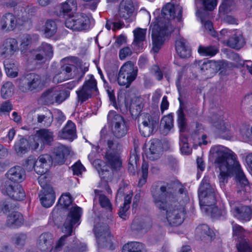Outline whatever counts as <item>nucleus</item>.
<instances>
[{"label":"nucleus","mask_w":252,"mask_h":252,"mask_svg":"<svg viewBox=\"0 0 252 252\" xmlns=\"http://www.w3.org/2000/svg\"><path fill=\"white\" fill-rule=\"evenodd\" d=\"M211 122L215 127L221 132H224L229 130L230 125L223 117L220 115H214L211 117Z\"/></svg>","instance_id":"obj_29"},{"label":"nucleus","mask_w":252,"mask_h":252,"mask_svg":"<svg viewBox=\"0 0 252 252\" xmlns=\"http://www.w3.org/2000/svg\"><path fill=\"white\" fill-rule=\"evenodd\" d=\"M14 149L18 156H22L28 152L29 149L28 141L24 138H21L14 145Z\"/></svg>","instance_id":"obj_35"},{"label":"nucleus","mask_w":252,"mask_h":252,"mask_svg":"<svg viewBox=\"0 0 252 252\" xmlns=\"http://www.w3.org/2000/svg\"><path fill=\"white\" fill-rule=\"evenodd\" d=\"M195 234L197 237L201 240H211L214 236V232L209 226L205 224L198 226L195 229Z\"/></svg>","instance_id":"obj_30"},{"label":"nucleus","mask_w":252,"mask_h":252,"mask_svg":"<svg viewBox=\"0 0 252 252\" xmlns=\"http://www.w3.org/2000/svg\"><path fill=\"white\" fill-rule=\"evenodd\" d=\"M1 29L5 31H13L16 27L17 20L15 16L12 13L5 14L0 22Z\"/></svg>","instance_id":"obj_27"},{"label":"nucleus","mask_w":252,"mask_h":252,"mask_svg":"<svg viewBox=\"0 0 252 252\" xmlns=\"http://www.w3.org/2000/svg\"><path fill=\"white\" fill-rule=\"evenodd\" d=\"M210 152L220 170L218 178L221 189L224 188L228 178L233 176L242 187L248 185L249 182L231 150L224 146L216 145L211 148Z\"/></svg>","instance_id":"obj_2"},{"label":"nucleus","mask_w":252,"mask_h":252,"mask_svg":"<svg viewBox=\"0 0 252 252\" xmlns=\"http://www.w3.org/2000/svg\"><path fill=\"white\" fill-rule=\"evenodd\" d=\"M227 44L228 46L232 48L239 49L244 45L245 41L240 34H234L227 40Z\"/></svg>","instance_id":"obj_37"},{"label":"nucleus","mask_w":252,"mask_h":252,"mask_svg":"<svg viewBox=\"0 0 252 252\" xmlns=\"http://www.w3.org/2000/svg\"><path fill=\"white\" fill-rule=\"evenodd\" d=\"M147 29L137 28L133 31L134 41L133 43L137 44L145 40L146 38Z\"/></svg>","instance_id":"obj_44"},{"label":"nucleus","mask_w":252,"mask_h":252,"mask_svg":"<svg viewBox=\"0 0 252 252\" xmlns=\"http://www.w3.org/2000/svg\"><path fill=\"white\" fill-rule=\"evenodd\" d=\"M179 144L180 150L182 153L186 155H189L191 153L192 149L189 146L188 139L185 136H181L180 137Z\"/></svg>","instance_id":"obj_48"},{"label":"nucleus","mask_w":252,"mask_h":252,"mask_svg":"<svg viewBox=\"0 0 252 252\" xmlns=\"http://www.w3.org/2000/svg\"><path fill=\"white\" fill-rule=\"evenodd\" d=\"M39 140L41 143V149H42L44 145L51 144L54 140V133L50 129L41 128L36 131L35 133V139Z\"/></svg>","instance_id":"obj_22"},{"label":"nucleus","mask_w":252,"mask_h":252,"mask_svg":"<svg viewBox=\"0 0 252 252\" xmlns=\"http://www.w3.org/2000/svg\"><path fill=\"white\" fill-rule=\"evenodd\" d=\"M184 189L178 183H158L153 185L151 193L153 201L159 209L166 210V218L170 226H176L184 221L186 214L183 205L177 200V194H183Z\"/></svg>","instance_id":"obj_1"},{"label":"nucleus","mask_w":252,"mask_h":252,"mask_svg":"<svg viewBox=\"0 0 252 252\" xmlns=\"http://www.w3.org/2000/svg\"><path fill=\"white\" fill-rule=\"evenodd\" d=\"M53 158L48 154L40 155L37 159L30 156L26 160L24 166L28 171L34 169L38 174H45L52 164H63L65 161V157L70 153V150L68 147L61 145L55 148Z\"/></svg>","instance_id":"obj_4"},{"label":"nucleus","mask_w":252,"mask_h":252,"mask_svg":"<svg viewBox=\"0 0 252 252\" xmlns=\"http://www.w3.org/2000/svg\"><path fill=\"white\" fill-rule=\"evenodd\" d=\"M139 160V155H138L136 148L131 153L129 157L128 163L132 165H137Z\"/></svg>","instance_id":"obj_58"},{"label":"nucleus","mask_w":252,"mask_h":252,"mask_svg":"<svg viewBox=\"0 0 252 252\" xmlns=\"http://www.w3.org/2000/svg\"><path fill=\"white\" fill-rule=\"evenodd\" d=\"M75 66L72 64H66L62 66L61 70L62 72H64V74L68 76V79L71 77V71Z\"/></svg>","instance_id":"obj_60"},{"label":"nucleus","mask_w":252,"mask_h":252,"mask_svg":"<svg viewBox=\"0 0 252 252\" xmlns=\"http://www.w3.org/2000/svg\"><path fill=\"white\" fill-rule=\"evenodd\" d=\"M107 124L113 135L117 139L124 137L128 131V126L124 117L114 110L108 112Z\"/></svg>","instance_id":"obj_7"},{"label":"nucleus","mask_w":252,"mask_h":252,"mask_svg":"<svg viewBox=\"0 0 252 252\" xmlns=\"http://www.w3.org/2000/svg\"><path fill=\"white\" fill-rule=\"evenodd\" d=\"M72 202V197L69 193H65L60 197L58 203L63 208H67Z\"/></svg>","instance_id":"obj_49"},{"label":"nucleus","mask_w":252,"mask_h":252,"mask_svg":"<svg viewBox=\"0 0 252 252\" xmlns=\"http://www.w3.org/2000/svg\"><path fill=\"white\" fill-rule=\"evenodd\" d=\"M233 236L237 239L239 243L236 245L238 252H252V247L249 240L245 239L246 231L241 225L234 221L231 222Z\"/></svg>","instance_id":"obj_14"},{"label":"nucleus","mask_w":252,"mask_h":252,"mask_svg":"<svg viewBox=\"0 0 252 252\" xmlns=\"http://www.w3.org/2000/svg\"><path fill=\"white\" fill-rule=\"evenodd\" d=\"M103 143L105 147V158L111 167L115 170H118L122 165L120 158V153L122 150V145L114 138H109L100 140V144Z\"/></svg>","instance_id":"obj_5"},{"label":"nucleus","mask_w":252,"mask_h":252,"mask_svg":"<svg viewBox=\"0 0 252 252\" xmlns=\"http://www.w3.org/2000/svg\"><path fill=\"white\" fill-rule=\"evenodd\" d=\"M70 92L69 91H59L57 88L55 103L60 104L69 97Z\"/></svg>","instance_id":"obj_50"},{"label":"nucleus","mask_w":252,"mask_h":252,"mask_svg":"<svg viewBox=\"0 0 252 252\" xmlns=\"http://www.w3.org/2000/svg\"><path fill=\"white\" fill-rule=\"evenodd\" d=\"M132 54V51L129 47H124L119 51V58L121 60H125L127 57L131 56Z\"/></svg>","instance_id":"obj_57"},{"label":"nucleus","mask_w":252,"mask_h":252,"mask_svg":"<svg viewBox=\"0 0 252 252\" xmlns=\"http://www.w3.org/2000/svg\"><path fill=\"white\" fill-rule=\"evenodd\" d=\"M27 55L29 59L38 61L50 59L53 55V47L50 44L42 42L36 49L30 51Z\"/></svg>","instance_id":"obj_18"},{"label":"nucleus","mask_w":252,"mask_h":252,"mask_svg":"<svg viewBox=\"0 0 252 252\" xmlns=\"http://www.w3.org/2000/svg\"><path fill=\"white\" fill-rule=\"evenodd\" d=\"M59 136L63 139L72 141L76 138V126L75 124L71 121H68L59 133Z\"/></svg>","instance_id":"obj_28"},{"label":"nucleus","mask_w":252,"mask_h":252,"mask_svg":"<svg viewBox=\"0 0 252 252\" xmlns=\"http://www.w3.org/2000/svg\"><path fill=\"white\" fill-rule=\"evenodd\" d=\"M215 66V63L212 62H203L200 67L201 73L206 76L207 78L211 77L215 72L214 67Z\"/></svg>","instance_id":"obj_40"},{"label":"nucleus","mask_w":252,"mask_h":252,"mask_svg":"<svg viewBox=\"0 0 252 252\" xmlns=\"http://www.w3.org/2000/svg\"><path fill=\"white\" fill-rule=\"evenodd\" d=\"M138 74V68L131 61L125 63L120 68L117 76L118 84L128 88L136 79Z\"/></svg>","instance_id":"obj_10"},{"label":"nucleus","mask_w":252,"mask_h":252,"mask_svg":"<svg viewBox=\"0 0 252 252\" xmlns=\"http://www.w3.org/2000/svg\"><path fill=\"white\" fill-rule=\"evenodd\" d=\"M16 84L23 93L36 92L41 90L43 86L41 76L33 73L18 78Z\"/></svg>","instance_id":"obj_9"},{"label":"nucleus","mask_w":252,"mask_h":252,"mask_svg":"<svg viewBox=\"0 0 252 252\" xmlns=\"http://www.w3.org/2000/svg\"><path fill=\"white\" fill-rule=\"evenodd\" d=\"M28 240L27 234L24 233L15 234L12 239V243L18 248H23L28 243Z\"/></svg>","instance_id":"obj_38"},{"label":"nucleus","mask_w":252,"mask_h":252,"mask_svg":"<svg viewBox=\"0 0 252 252\" xmlns=\"http://www.w3.org/2000/svg\"><path fill=\"white\" fill-rule=\"evenodd\" d=\"M126 37L125 35L121 34L117 37L114 44L116 46L119 47L122 44L126 42Z\"/></svg>","instance_id":"obj_63"},{"label":"nucleus","mask_w":252,"mask_h":252,"mask_svg":"<svg viewBox=\"0 0 252 252\" xmlns=\"http://www.w3.org/2000/svg\"><path fill=\"white\" fill-rule=\"evenodd\" d=\"M229 205L233 216L240 221L248 222L252 218V208L251 207L240 205L233 201H231Z\"/></svg>","instance_id":"obj_17"},{"label":"nucleus","mask_w":252,"mask_h":252,"mask_svg":"<svg viewBox=\"0 0 252 252\" xmlns=\"http://www.w3.org/2000/svg\"><path fill=\"white\" fill-rule=\"evenodd\" d=\"M86 250L87 247L85 244L76 241L72 245L67 246L65 250V252H84Z\"/></svg>","instance_id":"obj_46"},{"label":"nucleus","mask_w":252,"mask_h":252,"mask_svg":"<svg viewBox=\"0 0 252 252\" xmlns=\"http://www.w3.org/2000/svg\"><path fill=\"white\" fill-rule=\"evenodd\" d=\"M100 206L107 210H111V204L109 199L104 195L100 194L99 197Z\"/></svg>","instance_id":"obj_53"},{"label":"nucleus","mask_w":252,"mask_h":252,"mask_svg":"<svg viewBox=\"0 0 252 252\" xmlns=\"http://www.w3.org/2000/svg\"><path fill=\"white\" fill-rule=\"evenodd\" d=\"M162 152L161 143L159 140L154 139L150 141L149 151L147 154V158L151 160H155L160 157Z\"/></svg>","instance_id":"obj_26"},{"label":"nucleus","mask_w":252,"mask_h":252,"mask_svg":"<svg viewBox=\"0 0 252 252\" xmlns=\"http://www.w3.org/2000/svg\"><path fill=\"white\" fill-rule=\"evenodd\" d=\"M13 108L12 104L9 101L3 102L0 106V111L3 112H9Z\"/></svg>","instance_id":"obj_61"},{"label":"nucleus","mask_w":252,"mask_h":252,"mask_svg":"<svg viewBox=\"0 0 252 252\" xmlns=\"http://www.w3.org/2000/svg\"><path fill=\"white\" fill-rule=\"evenodd\" d=\"M82 209L77 206L71 208L62 228L63 232L65 233L58 240L55 247L57 251H60L65 244L67 237L71 235L74 225L80 224Z\"/></svg>","instance_id":"obj_6"},{"label":"nucleus","mask_w":252,"mask_h":252,"mask_svg":"<svg viewBox=\"0 0 252 252\" xmlns=\"http://www.w3.org/2000/svg\"><path fill=\"white\" fill-rule=\"evenodd\" d=\"M90 19L84 13L69 16L65 22L66 27L73 31H81L89 28Z\"/></svg>","instance_id":"obj_15"},{"label":"nucleus","mask_w":252,"mask_h":252,"mask_svg":"<svg viewBox=\"0 0 252 252\" xmlns=\"http://www.w3.org/2000/svg\"><path fill=\"white\" fill-rule=\"evenodd\" d=\"M23 222L22 214L18 212H13L8 216L6 224L8 227L16 228L20 226Z\"/></svg>","instance_id":"obj_31"},{"label":"nucleus","mask_w":252,"mask_h":252,"mask_svg":"<svg viewBox=\"0 0 252 252\" xmlns=\"http://www.w3.org/2000/svg\"><path fill=\"white\" fill-rule=\"evenodd\" d=\"M169 107V102L167 100V97L166 96H164L162 98V100L160 104V110L162 113L167 110Z\"/></svg>","instance_id":"obj_64"},{"label":"nucleus","mask_w":252,"mask_h":252,"mask_svg":"<svg viewBox=\"0 0 252 252\" xmlns=\"http://www.w3.org/2000/svg\"><path fill=\"white\" fill-rule=\"evenodd\" d=\"M175 48L177 53L182 58H187L191 55V50L189 43L183 37H180L176 41Z\"/></svg>","instance_id":"obj_24"},{"label":"nucleus","mask_w":252,"mask_h":252,"mask_svg":"<svg viewBox=\"0 0 252 252\" xmlns=\"http://www.w3.org/2000/svg\"><path fill=\"white\" fill-rule=\"evenodd\" d=\"M67 79H68V76L65 75L64 72H62L61 70H60L53 77V82L54 83L58 84Z\"/></svg>","instance_id":"obj_55"},{"label":"nucleus","mask_w":252,"mask_h":252,"mask_svg":"<svg viewBox=\"0 0 252 252\" xmlns=\"http://www.w3.org/2000/svg\"><path fill=\"white\" fill-rule=\"evenodd\" d=\"M7 180L10 183L19 184L26 178L24 169L20 166H15L10 168L6 174Z\"/></svg>","instance_id":"obj_21"},{"label":"nucleus","mask_w":252,"mask_h":252,"mask_svg":"<svg viewBox=\"0 0 252 252\" xmlns=\"http://www.w3.org/2000/svg\"><path fill=\"white\" fill-rule=\"evenodd\" d=\"M77 101L82 104L98 93L97 82L93 75H90L89 79L86 80L83 86L76 92Z\"/></svg>","instance_id":"obj_11"},{"label":"nucleus","mask_w":252,"mask_h":252,"mask_svg":"<svg viewBox=\"0 0 252 252\" xmlns=\"http://www.w3.org/2000/svg\"><path fill=\"white\" fill-rule=\"evenodd\" d=\"M134 6L132 0H122L120 3L117 17L124 20L126 23L134 20L133 13Z\"/></svg>","instance_id":"obj_19"},{"label":"nucleus","mask_w":252,"mask_h":252,"mask_svg":"<svg viewBox=\"0 0 252 252\" xmlns=\"http://www.w3.org/2000/svg\"><path fill=\"white\" fill-rule=\"evenodd\" d=\"M19 51L18 43L13 38H8L4 40L0 47V56L3 58H9Z\"/></svg>","instance_id":"obj_20"},{"label":"nucleus","mask_w":252,"mask_h":252,"mask_svg":"<svg viewBox=\"0 0 252 252\" xmlns=\"http://www.w3.org/2000/svg\"><path fill=\"white\" fill-rule=\"evenodd\" d=\"M58 27L56 22L53 20H48L44 26V34L47 38H50L55 35Z\"/></svg>","instance_id":"obj_34"},{"label":"nucleus","mask_w":252,"mask_h":252,"mask_svg":"<svg viewBox=\"0 0 252 252\" xmlns=\"http://www.w3.org/2000/svg\"><path fill=\"white\" fill-rule=\"evenodd\" d=\"M205 9L209 11L213 10L217 6L218 0H201Z\"/></svg>","instance_id":"obj_52"},{"label":"nucleus","mask_w":252,"mask_h":252,"mask_svg":"<svg viewBox=\"0 0 252 252\" xmlns=\"http://www.w3.org/2000/svg\"><path fill=\"white\" fill-rule=\"evenodd\" d=\"M206 214L211 216L212 218H217L220 216V211L218 207L214 205L205 207L203 210Z\"/></svg>","instance_id":"obj_51"},{"label":"nucleus","mask_w":252,"mask_h":252,"mask_svg":"<svg viewBox=\"0 0 252 252\" xmlns=\"http://www.w3.org/2000/svg\"><path fill=\"white\" fill-rule=\"evenodd\" d=\"M182 12L181 6L167 3L162 9L161 16L156 17L155 21L151 24L153 49L155 52L158 51L164 41V36L173 31L170 20L176 18L179 22L181 21Z\"/></svg>","instance_id":"obj_3"},{"label":"nucleus","mask_w":252,"mask_h":252,"mask_svg":"<svg viewBox=\"0 0 252 252\" xmlns=\"http://www.w3.org/2000/svg\"><path fill=\"white\" fill-rule=\"evenodd\" d=\"M141 125L139 126V130L144 137H149L155 133L158 127L159 117L144 113L141 115Z\"/></svg>","instance_id":"obj_12"},{"label":"nucleus","mask_w":252,"mask_h":252,"mask_svg":"<svg viewBox=\"0 0 252 252\" xmlns=\"http://www.w3.org/2000/svg\"><path fill=\"white\" fill-rule=\"evenodd\" d=\"M1 190L4 194L9 196L13 200L17 201L23 200L26 197L25 192L19 184L10 183L5 181L1 185Z\"/></svg>","instance_id":"obj_16"},{"label":"nucleus","mask_w":252,"mask_h":252,"mask_svg":"<svg viewBox=\"0 0 252 252\" xmlns=\"http://www.w3.org/2000/svg\"><path fill=\"white\" fill-rule=\"evenodd\" d=\"M14 91V86L12 82H6L1 89V94L3 98H7L12 95Z\"/></svg>","instance_id":"obj_43"},{"label":"nucleus","mask_w":252,"mask_h":252,"mask_svg":"<svg viewBox=\"0 0 252 252\" xmlns=\"http://www.w3.org/2000/svg\"><path fill=\"white\" fill-rule=\"evenodd\" d=\"M198 53L205 56H213L218 52V50L214 46L204 47L200 46L198 49Z\"/></svg>","instance_id":"obj_45"},{"label":"nucleus","mask_w":252,"mask_h":252,"mask_svg":"<svg viewBox=\"0 0 252 252\" xmlns=\"http://www.w3.org/2000/svg\"><path fill=\"white\" fill-rule=\"evenodd\" d=\"M122 252H145V250L142 243L131 242L123 246Z\"/></svg>","instance_id":"obj_36"},{"label":"nucleus","mask_w":252,"mask_h":252,"mask_svg":"<svg viewBox=\"0 0 252 252\" xmlns=\"http://www.w3.org/2000/svg\"><path fill=\"white\" fill-rule=\"evenodd\" d=\"M37 121L38 123L44 126H50L53 121L52 113L49 110L45 109L42 113L38 115Z\"/></svg>","instance_id":"obj_33"},{"label":"nucleus","mask_w":252,"mask_h":252,"mask_svg":"<svg viewBox=\"0 0 252 252\" xmlns=\"http://www.w3.org/2000/svg\"><path fill=\"white\" fill-rule=\"evenodd\" d=\"M129 207L123 206L120 209L119 212V217L124 220H126L128 218L127 211L129 210Z\"/></svg>","instance_id":"obj_62"},{"label":"nucleus","mask_w":252,"mask_h":252,"mask_svg":"<svg viewBox=\"0 0 252 252\" xmlns=\"http://www.w3.org/2000/svg\"><path fill=\"white\" fill-rule=\"evenodd\" d=\"M57 88H54L44 92L41 97L47 104H53L55 103Z\"/></svg>","instance_id":"obj_41"},{"label":"nucleus","mask_w":252,"mask_h":252,"mask_svg":"<svg viewBox=\"0 0 252 252\" xmlns=\"http://www.w3.org/2000/svg\"><path fill=\"white\" fill-rule=\"evenodd\" d=\"M94 231L97 239V242L100 246L114 249L108 225L106 223H101L94 225Z\"/></svg>","instance_id":"obj_13"},{"label":"nucleus","mask_w":252,"mask_h":252,"mask_svg":"<svg viewBox=\"0 0 252 252\" xmlns=\"http://www.w3.org/2000/svg\"><path fill=\"white\" fill-rule=\"evenodd\" d=\"M72 170L74 175H79L81 174L85 168L80 161L76 162L72 167Z\"/></svg>","instance_id":"obj_56"},{"label":"nucleus","mask_w":252,"mask_h":252,"mask_svg":"<svg viewBox=\"0 0 252 252\" xmlns=\"http://www.w3.org/2000/svg\"><path fill=\"white\" fill-rule=\"evenodd\" d=\"M233 4V0H224L220 7L219 10L224 13H227L230 10V7Z\"/></svg>","instance_id":"obj_54"},{"label":"nucleus","mask_w":252,"mask_h":252,"mask_svg":"<svg viewBox=\"0 0 252 252\" xmlns=\"http://www.w3.org/2000/svg\"><path fill=\"white\" fill-rule=\"evenodd\" d=\"M39 197L42 205L46 207H50L54 203L55 200V192L52 188L48 187L44 189L39 194Z\"/></svg>","instance_id":"obj_25"},{"label":"nucleus","mask_w":252,"mask_h":252,"mask_svg":"<svg viewBox=\"0 0 252 252\" xmlns=\"http://www.w3.org/2000/svg\"><path fill=\"white\" fill-rule=\"evenodd\" d=\"M160 125L164 128L165 132H168L173 127V117L172 114L164 116L160 122Z\"/></svg>","instance_id":"obj_42"},{"label":"nucleus","mask_w":252,"mask_h":252,"mask_svg":"<svg viewBox=\"0 0 252 252\" xmlns=\"http://www.w3.org/2000/svg\"><path fill=\"white\" fill-rule=\"evenodd\" d=\"M77 7L76 0H66L61 4V11L64 15H69L72 11H76Z\"/></svg>","instance_id":"obj_39"},{"label":"nucleus","mask_w":252,"mask_h":252,"mask_svg":"<svg viewBox=\"0 0 252 252\" xmlns=\"http://www.w3.org/2000/svg\"><path fill=\"white\" fill-rule=\"evenodd\" d=\"M199 204L202 210L205 207L215 205L216 202V192L215 186L211 185L208 178L202 180L198 189Z\"/></svg>","instance_id":"obj_8"},{"label":"nucleus","mask_w":252,"mask_h":252,"mask_svg":"<svg viewBox=\"0 0 252 252\" xmlns=\"http://www.w3.org/2000/svg\"><path fill=\"white\" fill-rule=\"evenodd\" d=\"M53 243V236L48 232L42 233L38 237L37 247L41 251L46 252L52 248Z\"/></svg>","instance_id":"obj_23"},{"label":"nucleus","mask_w":252,"mask_h":252,"mask_svg":"<svg viewBox=\"0 0 252 252\" xmlns=\"http://www.w3.org/2000/svg\"><path fill=\"white\" fill-rule=\"evenodd\" d=\"M39 36L38 34H26L22 38L21 43V52L24 54L29 47L35 44L39 41Z\"/></svg>","instance_id":"obj_32"},{"label":"nucleus","mask_w":252,"mask_h":252,"mask_svg":"<svg viewBox=\"0 0 252 252\" xmlns=\"http://www.w3.org/2000/svg\"><path fill=\"white\" fill-rule=\"evenodd\" d=\"M204 27L209 34L214 37H216L217 36V33L214 30L213 24L211 21H206L205 22Z\"/></svg>","instance_id":"obj_59"},{"label":"nucleus","mask_w":252,"mask_h":252,"mask_svg":"<svg viewBox=\"0 0 252 252\" xmlns=\"http://www.w3.org/2000/svg\"><path fill=\"white\" fill-rule=\"evenodd\" d=\"M177 115H178V125L179 128L180 129V131L181 132L185 131L187 123H186V119L185 117V115L183 112V110L182 108H180L177 111Z\"/></svg>","instance_id":"obj_47"}]
</instances>
